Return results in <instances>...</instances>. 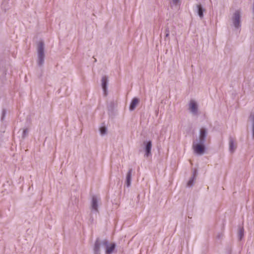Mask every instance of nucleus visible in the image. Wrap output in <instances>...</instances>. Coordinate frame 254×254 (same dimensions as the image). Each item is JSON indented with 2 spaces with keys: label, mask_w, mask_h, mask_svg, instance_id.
Listing matches in <instances>:
<instances>
[{
  "label": "nucleus",
  "mask_w": 254,
  "mask_h": 254,
  "mask_svg": "<svg viewBox=\"0 0 254 254\" xmlns=\"http://www.w3.org/2000/svg\"><path fill=\"white\" fill-rule=\"evenodd\" d=\"M207 135V129L202 127L200 129L198 137L193 141L192 148L194 152L196 154L201 155L204 153L205 142Z\"/></svg>",
  "instance_id": "obj_1"
},
{
  "label": "nucleus",
  "mask_w": 254,
  "mask_h": 254,
  "mask_svg": "<svg viewBox=\"0 0 254 254\" xmlns=\"http://www.w3.org/2000/svg\"><path fill=\"white\" fill-rule=\"evenodd\" d=\"M236 145L235 144L234 140L232 137L229 138V151L233 153L234 152L236 149Z\"/></svg>",
  "instance_id": "obj_10"
},
{
  "label": "nucleus",
  "mask_w": 254,
  "mask_h": 254,
  "mask_svg": "<svg viewBox=\"0 0 254 254\" xmlns=\"http://www.w3.org/2000/svg\"><path fill=\"white\" fill-rule=\"evenodd\" d=\"M197 13L200 18H202L203 17V12L204 11V9L202 8L201 4L197 5Z\"/></svg>",
  "instance_id": "obj_14"
},
{
  "label": "nucleus",
  "mask_w": 254,
  "mask_h": 254,
  "mask_svg": "<svg viewBox=\"0 0 254 254\" xmlns=\"http://www.w3.org/2000/svg\"><path fill=\"white\" fill-rule=\"evenodd\" d=\"M180 0H172L173 3L175 4H177Z\"/></svg>",
  "instance_id": "obj_21"
},
{
  "label": "nucleus",
  "mask_w": 254,
  "mask_h": 254,
  "mask_svg": "<svg viewBox=\"0 0 254 254\" xmlns=\"http://www.w3.org/2000/svg\"><path fill=\"white\" fill-rule=\"evenodd\" d=\"M169 36V34H165V37L166 38L168 37Z\"/></svg>",
  "instance_id": "obj_23"
},
{
  "label": "nucleus",
  "mask_w": 254,
  "mask_h": 254,
  "mask_svg": "<svg viewBox=\"0 0 254 254\" xmlns=\"http://www.w3.org/2000/svg\"><path fill=\"white\" fill-rule=\"evenodd\" d=\"M132 169H129L127 174L126 176V185L127 187H129L131 185V173H132Z\"/></svg>",
  "instance_id": "obj_11"
},
{
  "label": "nucleus",
  "mask_w": 254,
  "mask_h": 254,
  "mask_svg": "<svg viewBox=\"0 0 254 254\" xmlns=\"http://www.w3.org/2000/svg\"><path fill=\"white\" fill-rule=\"evenodd\" d=\"M238 237L241 240L244 236V228L243 227H240L238 233Z\"/></svg>",
  "instance_id": "obj_16"
},
{
  "label": "nucleus",
  "mask_w": 254,
  "mask_h": 254,
  "mask_svg": "<svg viewBox=\"0 0 254 254\" xmlns=\"http://www.w3.org/2000/svg\"><path fill=\"white\" fill-rule=\"evenodd\" d=\"M115 105H116V104L114 102H111L110 103V105H109V106L108 107V108L110 110H112Z\"/></svg>",
  "instance_id": "obj_19"
},
{
  "label": "nucleus",
  "mask_w": 254,
  "mask_h": 254,
  "mask_svg": "<svg viewBox=\"0 0 254 254\" xmlns=\"http://www.w3.org/2000/svg\"><path fill=\"white\" fill-rule=\"evenodd\" d=\"M139 102V100L137 98H134L130 104L129 106V110L130 111H133Z\"/></svg>",
  "instance_id": "obj_12"
},
{
  "label": "nucleus",
  "mask_w": 254,
  "mask_h": 254,
  "mask_svg": "<svg viewBox=\"0 0 254 254\" xmlns=\"http://www.w3.org/2000/svg\"><path fill=\"white\" fill-rule=\"evenodd\" d=\"M248 124L250 126V128L252 132V137L254 139V112H252L248 118Z\"/></svg>",
  "instance_id": "obj_9"
},
{
  "label": "nucleus",
  "mask_w": 254,
  "mask_h": 254,
  "mask_svg": "<svg viewBox=\"0 0 254 254\" xmlns=\"http://www.w3.org/2000/svg\"><path fill=\"white\" fill-rule=\"evenodd\" d=\"M28 130L27 129H24L23 130V134H22V137L24 138L28 134Z\"/></svg>",
  "instance_id": "obj_20"
},
{
  "label": "nucleus",
  "mask_w": 254,
  "mask_h": 254,
  "mask_svg": "<svg viewBox=\"0 0 254 254\" xmlns=\"http://www.w3.org/2000/svg\"><path fill=\"white\" fill-rule=\"evenodd\" d=\"M94 254H101L100 250H99V244L98 242H95L94 247Z\"/></svg>",
  "instance_id": "obj_15"
},
{
  "label": "nucleus",
  "mask_w": 254,
  "mask_h": 254,
  "mask_svg": "<svg viewBox=\"0 0 254 254\" xmlns=\"http://www.w3.org/2000/svg\"><path fill=\"white\" fill-rule=\"evenodd\" d=\"M98 242L99 244V250L100 247H104L105 249V254H113L116 248V244L115 243H110L107 239L103 240L97 238L96 242Z\"/></svg>",
  "instance_id": "obj_3"
},
{
  "label": "nucleus",
  "mask_w": 254,
  "mask_h": 254,
  "mask_svg": "<svg viewBox=\"0 0 254 254\" xmlns=\"http://www.w3.org/2000/svg\"><path fill=\"white\" fill-rule=\"evenodd\" d=\"M242 14L241 10L237 9L232 15L231 20L235 30L240 31L241 30Z\"/></svg>",
  "instance_id": "obj_2"
},
{
  "label": "nucleus",
  "mask_w": 254,
  "mask_h": 254,
  "mask_svg": "<svg viewBox=\"0 0 254 254\" xmlns=\"http://www.w3.org/2000/svg\"><path fill=\"white\" fill-rule=\"evenodd\" d=\"M196 174V170H194L193 172V176H192L190 178L189 182H188L187 186L188 187H191L193 186V182H194V180L195 179Z\"/></svg>",
  "instance_id": "obj_13"
},
{
  "label": "nucleus",
  "mask_w": 254,
  "mask_h": 254,
  "mask_svg": "<svg viewBox=\"0 0 254 254\" xmlns=\"http://www.w3.org/2000/svg\"><path fill=\"white\" fill-rule=\"evenodd\" d=\"M169 34V28L168 27H166V29H165V34Z\"/></svg>",
  "instance_id": "obj_22"
},
{
  "label": "nucleus",
  "mask_w": 254,
  "mask_h": 254,
  "mask_svg": "<svg viewBox=\"0 0 254 254\" xmlns=\"http://www.w3.org/2000/svg\"><path fill=\"white\" fill-rule=\"evenodd\" d=\"M100 198L96 196L93 195L91 202V210L92 213H97L98 212V203Z\"/></svg>",
  "instance_id": "obj_5"
},
{
  "label": "nucleus",
  "mask_w": 254,
  "mask_h": 254,
  "mask_svg": "<svg viewBox=\"0 0 254 254\" xmlns=\"http://www.w3.org/2000/svg\"><path fill=\"white\" fill-rule=\"evenodd\" d=\"M108 77L106 76L102 77L101 79V85L103 90L104 95L106 96L108 94Z\"/></svg>",
  "instance_id": "obj_8"
},
{
  "label": "nucleus",
  "mask_w": 254,
  "mask_h": 254,
  "mask_svg": "<svg viewBox=\"0 0 254 254\" xmlns=\"http://www.w3.org/2000/svg\"><path fill=\"white\" fill-rule=\"evenodd\" d=\"M5 114H6V110H5V109H3L2 110L1 117V120L2 121H3L4 120L5 116Z\"/></svg>",
  "instance_id": "obj_18"
},
{
  "label": "nucleus",
  "mask_w": 254,
  "mask_h": 254,
  "mask_svg": "<svg viewBox=\"0 0 254 254\" xmlns=\"http://www.w3.org/2000/svg\"><path fill=\"white\" fill-rule=\"evenodd\" d=\"M45 45L43 41L39 42L37 47V64L39 66H43L45 61Z\"/></svg>",
  "instance_id": "obj_4"
},
{
  "label": "nucleus",
  "mask_w": 254,
  "mask_h": 254,
  "mask_svg": "<svg viewBox=\"0 0 254 254\" xmlns=\"http://www.w3.org/2000/svg\"><path fill=\"white\" fill-rule=\"evenodd\" d=\"M189 110L192 115H196L197 114L198 106L194 100H191L190 101L189 104Z\"/></svg>",
  "instance_id": "obj_6"
},
{
  "label": "nucleus",
  "mask_w": 254,
  "mask_h": 254,
  "mask_svg": "<svg viewBox=\"0 0 254 254\" xmlns=\"http://www.w3.org/2000/svg\"><path fill=\"white\" fill-rule=\"evenodd\" d=\"M107 128L105 127H102L100 128V132L102 135H104L107 133Z\"/></svg>",
  "instance_id": "obj_17"
},
{
  "label": "nucleus",
  "mask_w": 254,
  "mask_h": 254,
  "mask_svg": "<svg viewBox=\"0 0 254 254\" xmlns=\"http://www.w3.org/2000/svg\"><path fill=\"white\" fill-rule=\"evenodd\" d=\"M143 144L145 145V153L144 154V156L145 157H148L149 156L151 155V147H152V142L151 141H144Z\"/></svg>",
  "instance_id": "obj_7"
}]
</instances>
